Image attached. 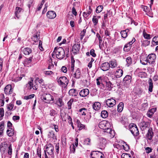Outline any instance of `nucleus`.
<instances>
[{
	"label": "nucleus",
	"mask_w": 158,
	"mask_h": 158,
	"mask_svg": "<svg viewBox=\"0 0 158 158\" xmlns=\"http://www.w3.org/2000/svg\"><path fill=\"white\" fill-rule=\"evenodd\" d=\"M41 98L43 102L48 103H52L54 101L53 97L49 94H43Z\"/></svg>",
	"instance_id": "3"
},
{
	"label": "nucleus",
	"mask_w": 158,
	"mask_h": 158,
	"mask_svg": "<svg viewBox=\"0 0 158 158\" xmlns=\"http://www.w3.org/2000/svg\"><path fill=\"white\" fill-rule=\"evenodd\" d=\"M108 115V112L106 110H103L101 112V116L103 118H106L107 117Z\"/></svg>",
	"instance_id": "45"
},
{
	"label": "nucleus",
	"mask_w": 158,
	"mask_h": 158,
	"mask_svg": "<svg viewBox=\"0 0 158 158\" xmlns=\"http://www.w3.org/2000/svg\"><path fill=\"white\" fill-rule=\"evenodd\" d=\"M59 84L62 87H65L68 85L69 81L66 77L62 76L60 77L58 80Z\"/></svg>",
	"instance_id": "4"
},
{
	"label": "nucleus",
	"mask_w": 158,
	"mask_h": 158,
	"mask_svg": "<svg viewBox=\"0 0 158 158\" xmlns=\"http://www.w3.org/2000/svg\"><path fill=\"white\" fill-rule=\"evenodd\" d=\"M152 42H154L156 45L158 44V36L154 37L153 38Z\"/></svg>",
	"instance_id": "56"
},
{
	"label": "nucleus",
	"mask_w": 158,
	"mask_h": 158,
	"mask_svg": "<svg viewBox=\"0 0 158 158\" xmlns=\"http://www.w3.org/2000/svg\"><path fill=\"white\" fill-rule=\"evenodd\" d=\"M139 76L141 78L147 76V74L144 72H140L139 73Z\"/></svg>",
	"instance_id": "54"
},
{
	"label": "nucleus",
	"mask_w": 158,
	"mask_h": 158,
	"mask_svg": "<svg viewBox=\"0 0 158 158\" xmlns=\"http://www.w3.org/2000/svg\"><path fill=\"white\" fill-rule=\"evenodd\" d=\"M37 153L39 157L41 158V148H38L37 149Z\"/></svg>",
	"instance_id": "57"
},
{
	"label": "nucleus",
	"mask_w": 158,
	"mask_h": 158,
	"mask_svg": "<svg viewBox=\"0 0 158 158\" xmlns=\"http://www.w3.org/2000/svg\"><path fill=\"white\" fill-rule=\"evenodd\" d=\"M100 18H101V16H93L92 19V22L94 23V26L97 25L98 23V19Z\"/></svg>",
	"instance_id": "35"
},
{
	"label": "nucleus",
	"mask_w": 158,
	"mask_h": 158,
	"mask_svg": "<svg viewBox=\"0 0 158 158\" xmlns=\"http://www.w3.org/2000/svg\"><path fill=\"white\" fill-rule=\"evenodd\" d=\"M86 29H84L81 33V39L82 40L86 33Z\"/></svg>",
	"instance_id": "58"
},
{
	"label": "nucleus",
	"mask_w": 158,
	"mask_h": 158,
	"mask_svg": "<svg viewBox=\"0 0 158 158\" xmlns=\"http://www.w3.org/2000/svg\"><path fill=\"white\" fill-rule=\"evenodd\" d=\"M122 158H131V156L128 154H123L121 156Z\"/></svg>",
	"instance_id": "51"
},
{
	"label": "nucleus",
	"mask_w": 158,
	"mask_h": 158,
	"mask_svg": "<svg viewBox=\"0 0 158 158\" xmlns=\"http://www.w3.org/2000/svg\"><path fill=\"white\" fill-rule=\"evenodd\" d=\"M70 151L71 153H74L75 151V147L74 144L71 145L70 147Z\"/></svg>",
	"instance_id": "55"
},
{
	"label": "nucleus",
	"mask_w": 158,
	"mask_h": 158,
	"mask_svg": "<svg viewBox=\"0 0 158 158\" xmlns=\"http://www.w3.org/2000/svg\"><path fill=\"white\" fill-rule=\"evenodd\" d=\"M70 95L72 96H76L78 94V92L77 90L74 89H70L69 92Z\"/></svg>",
	"instance_id": "26"
},
{
	"label": "nucleus",
	"mask_w": 158,
	"mask_h": 158,
	"mask_svg": "<svg viewBox=\"0 0 158 158\" xmlns=\"http://www.w3.org/2000/svg\"><path fill=\"white\" fill-rule=\"evenodd\" d=\"M44 73L45 75H51L53 74V72L51 71H44Z\"/></svg>",
	"instance_id": "63"
},
{
	"label": "nucleus",
	"mask_w": 158,
	"mask_h": 158,
	"mask_svg": "<svg viewBox=\"0 0 158 158\" xmlns=\"http://www.w3.org/2000/svg\"><path fill=\"white\" fill-rule=\"evenodd\" d=\"M106 143V141L105 139L102 138H100L98 145L99 147H104Z\"/></svg>",
	"instance_id": "21"
},
{
	"label": "nucleus",
	"mask_w": 158,
	"mask_h": 158,
	"mask_svg": "<svg viewBox=\"0 0 158 158\" xmlns=\"http://www.w3.org/2000/svg\"><path fill=\"white\" fill-rule=\"evenodd\" d=\"M129 129L132 134L135 136L138 135L139 131L136 125L135 124H131L129 125Z\"/></svg>",
	"instance_id": "5"
},
{
	"label": "nucleus",
	"mask_w": 158,
	"mask_h": 158,
	"mask_svg": "<svg viewBox=\"0 0 158 158\" xmlns=\"http://www.w3.org/2000/svg\"><path fill=\"white\" fill-rule=\"evenodd\" d=\"M106 104L108 106L112 107L116 104V101L113 98L108 99L106 101Z\"/></svg>",
	"instance_id": "10"
},
{
	"label": "nucleus",
	"mask_w": 158,
	"mask_h": 158,
	"mask_svg": "<svg viewBox=\"0 0 158 158\" xmlns=\"http://www.w3.org/2000/svg\"><path fill=\"white\" fill-rule=\"evenodd\" d=\"M140 63L143 65H145L147 64L148 61L147 57H145L144 59L141 58L140 60Z\"/></svg>",
	"instance_id": "43"
},
{
	"label": "nucleus",
	"mask_w": 158,
	"mask_h": 158,
	"mask_svg": "<svg viewBox=\"0 0 158 158\" xmlns=\"http://www.w3.org/2000/svg\"><path fill=\"white\" fill-rule=\"evenodd\" d=\"M156 110V108H152L149 110L148 111L147 114V116L150 118H151L153 114Z\"/></svg>",
	"instance_id": "18"
},
{
	"label": "nucleus",
	"mask_w": 158,
	"mask_h": 158,
	"mask_svg": "<svg viewBox=\"0 0 158 158\" xmlns=\"http://www.w3.org/2000/svg\"><path fill=\"white\" fill-rule=\"evenodd\" d=\"M60 70L62 72L64 73H66L67 71V69L66 67L65 66H63L61 67Z\"/></svg>",
	"instance_id": "59"
},
{
	"label": "nucleus",
	"mask_w": 158,
	"mask_h": 158,
	"mask_svg": "<svg viewBox=\"0 0 158 158\" xmlns=\"http://www.w3.org/2000/svg\"><path fill=\"white\" fill-rule=\"evenodd\" d=\"M12 148L11 144H10L8 147V155L11 156L12 154Z\"/></svg>",
	"instance_id": "52"
},
{
	"label": "nucleus",
	"mask_w": 158,
	"mask_h": 158,
	"mask_svg": "<svg viewBox=\"0 0 158 158\" xmlns=\"http://www.w3.org/2000/svg\"><path fill=\"white\" fill-rule=\"evenodd\" d=\"M30 81H29L28 83L27 84V87L29 89H31L32 88L33 85V79L32 78H30Z\"/></svg>",
	"instance_id": "30"
},
{
	"label": "nucleus",
	"mask_w": 158,
	"mask_h": 158,
	"mask_svg": "<svg viewBox=\"0 0 158 158\" xmlns=\"http://www.w3.org/2000/svg\"><path fill=\"white\" fill-rule=\"evenodd\" d=\"M54 147L52 145L49 144L46 145V150H44L45 158H54Z\"/></svg>",
	"instance_id": "2"
},
{
	"label": "nucleus",
	"mask_w": 158,
	"mask_h": 158,
	"mask_svg": "<svg viewBox=\"0 0 158 158\" xmlns=\"http://www.w3.org/2000/svg\"><path fill=\"white\" fill-rule=\"evenodd\" d=\"M6 133L9 136L11 137L14 134V130L11 128H9L7 130Z\"/></svg>",
	"instance_id": "36"
},
{
	"label": "nucleus",
	"mask_w": 158,
	"mask_h": 158,
	"mask_svg": "<svg viewBox=\"0 0 158 158\" xmlns=\"http://www.w3.org/2000/svg\"><path fill=\"white\" fill-rule=\"evenodd\" d=\"M103 8V7L102 6H98L96 10V12L97 13L100 12L102 10Z\"/></svg>",
	"instance_id": "49"
},
{
	"label": "nucleus",
	"mask_w": 158,
	"mask_h": 158,
	"mask_svg": "<svg viewBox=\"0 0 158 158\" xmlns=\"http://www.w3.org/2000/svg\"><path fill=\"white\" fill-rule=\"evenodd\" d=\"M4 128L5 123L4 121H2L0 123V135L3 134Z\"/></svg>",
	"instance_id": "31"
},
{
	"label": "nucleus",
	"mask_w": 158,
	"mask_h": 158,
	"mask_svg": "<svg viewBox=\"0 0 158 158\" xmlns=\"http://www.w3.org/2000/svg\"><path fill=\"white\" fill-rule=\"evenodd\" d=\"M104 131L105 132H106L107 133H108L110 134H112V132H114V131L112 130L111 129V128H110L108 127L106 129V130H104Z\"/></svg>",
	"instance_id": "60"
},
{
	"label": "nucleus",
	"mask_w": 158,
	"mask_h": 158,
	"mask_svg": "<svg viewBox=\"0 0 158 158\" xmlns=\"http://www.w3.org/2000/svg\"><path fill=\"white\" fill-rule=\"evenodd\" d=\"M149 125V123L147 122L142 121L139 124L141 130H143L147 127H148Z\"/></svg>",
	"instance_id": "13"
},
{
	"label": "nucleus",
	"mask_w": 158,
	"mask_h": 158,
	"mask_svg": "<svg viewBox=\"0 0 158 158\" xmlns=\"http://www.w3.org/2000/svg\"><path fill=\"white\" fill-rule=\"evenodd\" d=\"M81 75V71L79 68H77L76 72L74 73L73 77L76 79H78L80 77Z\"/></svg>",
	"instance_id": "25"
},
{
	"label": "nucleus",
	"mask_w": 158,
	"mask_h": 158,
	"mask_svg": "<svg viewBox=\"0 0 158 158\" xmlns=\"http://www.w3.org/2000/svg\"><path fill=\"white\" fill-rule=\"evenodd\" d=\"M80 44H75L72 47V51L73 53L77 54L78 53L80 48Z\"/></svg>",
	"instance_id": "11"
},
{
	"label": "nucleus",
	"mask_w": 158,
	"mask_h": 158,
	"mask_svg": "<svg viewBox=\"0 0 158 158\" xmlns=\"http://www.w3.org/2000/svg\"><path fill=\"white\" fill-rule=\"evenodd\" d=\"M148 83L149 85L148 91L149 92H152V89L153 87V85L152 79L150 78H149Z\"/></svg>",
	"instance_id": "28"
},
{
	"label": "nucleus",
	"mask_w": 158,
	"mask_h": 158,
	"mask_svg": "<svg viewBox=\"0 0 158 158\" xmlns=\"http://www.w3.org/2000/svg\"><path fill=\"white\" fill-rule=\"evenodd\" d=\"M56 103L60 107L62 106L64 104L62 100L60 98L58 99L56 102Z\"/></svg>",
	"instance_id": "44"
},
{
	"label": "nucleus",
	"mask_w": 158,
	"mask_h": 158,
	"mask_svg": "<svg viewBox=\"0 0 158 158\" xmlns=\"http://www.w3.org/2000/svg\"><path fill=\"white\" fill-rule=\"evenodd\" d=\"M4 92L6 94H10L12 92V89L10 85H7L4 89Z\"/></svg>",
	"instance_id": "15"
},
{
	"label": "nucleus",
	"mask_w": 158,
	"mask_h": 158,
	"mask_svg": "<svg viewBox=\"0 0 158 158\" xmlns=\"http://www.w3.org/2000/svg\"><path fill=\"white\" fill-rule=\"evenodd\" d=\"M131 77L130 75L126 76L123 79L124 83L127 85L129 84L131 81Z\"/></svg>",
	"instance_id": "23"
},
{
	"label": "nucleus",
	"mask_w": 158,
	"mask_h": 158,
	"mask_svg": "<svg viewBox=\"0 0 158 158\" xmlns=\"http://www.w3.org/2000/svg\"><path fill=\"white\" fill-rule=\"evenodd\" d=\"M100 68L103 71H106L109 69L110 64L108 62H104L102 64Z\"/></svg>",
	"instance_id": "14"
},
{
	"label": "nucleus",
	"mask_w": 158,
	"mask_h": 158,
	"mask_svg": "<svg viewBox=\"0 0 158 158\" xmlns=\"http://www.w3.org/2000/svg\"><path fill=\"white\" fill-rule=\"evenodd\" d=\"M142 46L146 47L150 44V42L148 40H145L142 41Z\"/></svg>",
	"instance_id": "47"
},
{
	"label": "nucleus",
	"mask_w": 158,
	"mask_h": 158,
	"mask_svg": "<svg viewBox=\"0 0 158 158\" xmlns=\"http://www.w3.org/2000/svg\"><path fill=\"white\" fill-rule=\"evenodd\" d=\"M84 144L86 145H90L91 144V139L89 138L86 139L84 141Z\"/></svg>",
	"instance_id": "48"
},
{
	"label": "nucleus",
	"mask_w": 158,
	"mask_h": 158,
	"mask_svg": "<svg viewBox=\"0 0 158 158\" xmlns=\"http://www.w3.org/2000/svg\"><path fill=\"white\" fill-rule=\"evenodd\" d=\"M97 84V85H100L102 82V77H99L96 79Z\"/></svg>",
	"instance_id": "61"
},
{
	"label": "nucleus",
	"mask_w": 158,
	"mask_h": 158,
	"mask_svg": "<svg viewBox=\"0 0 158 158\" xmlns=\"http://www.w3.org/2000/svg\"><path fill=\"white\" fill-rule=\"evenodd\" d=\"M87 112V109L85 108H82L79 110V114L81 115H85Z\"/></svg>",
	"instance_id": "40"
},
{
	"label": "nucleus",
	"mask_w": 158,
	"mask_h": 158,
	"mask_svg": "<svg viewBox=\"0 0 158 158\" xmlns=\"http://www.w3.org/2000/svg\"><path fill=\"white\" fill-rule=\"evenodd\" d=\"M129 31V30L127 29L124 30H123L121 31L120 34L121 36L123 38H126L127 36V33Z\"/></svg>",
	"instance_id": "27"
},
{
	"label": "nucleus",
	"mask_w": 158,
	"mask_h": 158,
	"mask_svg": "<svg viewBox=\"0 0 158 158\" xmlns=\"http://www.w3.org/2000/svg\"><path fill=\"white\" fill-rule=\"evenodd\" d=\"M48 138H52L54 139V142L57 140L56 136L55 135L54 132L53 131H51L48 132Z\"/></svg>",
	"instance_id": "22"
},
{
	"label": "nucleus",
	"mask_w": 158,
	"mask_h": 158,
	"mask_svg": "<svg viewBox=\"0 0 158 158\" xmlns=\"http://www.w3.org/2000/svg\"><path fill=\"white\" fill-rule=\"evenodd\" d=\"M89 94V90L87 89H83L79 92L80 95L82 97L87 96Z\"/></svg>",
	"instance_id": "12"
},
{
	"label": "nucleus",
	"mask_w": 158,
	"mask_h": 158,
	"mask_svg": "<svg viewBox=\"0 0 158 158\" xmlns=\"http://www.w3.org/2000/svg\"><path fill=\"white\" fill-rule=\"evenodd\" d=\"M47 17L50 19H53L56 16V13L53 11H48L47 14Z\"/></svg>",
	"instance_id": "16"
},
{
	"label": "nucleus",
	"mask_w": 158,
	"mask_h": 158,
	"mask_svg": "<svg viewBox=\"0 0 158 158\" xmlns=\"http://www.w3.org/2000/svg\"><path fill=\"white\" fill-rule=\"evenodd\" d=\"M91 158H104V155L100 152L93 151L91 153Z\"/></svg>",
	"instance_id": "8"
},
{
	"label": "nucleus",
	"mask_w": 158,
	"mask_h": 158,
	"mask_svg": "<svg viewBox=\"0 0 158 158\" xmlns=\"http://www.w3.org/2000/svg\"><path fill=\"white\" fill-rule=\"evenodd\" d=\"M4 115V109L3 108H0V121L2 119Z\"/></svg>",
	"instance_id": "50"
},
{
	"label": "nucleus",
	"mask_w": 158,
	"mask_h": 158,
	"mask_svg": "<svg viewBox=\"0 0 158 158\" xmlns=\"http://www.w3.org/2000/svg\"><path fill=\"white\" fill-rule=\"evenodd\" d=\"M21 50L22 52L25 55H29L32 52L31 49L29 48H23V47Z\"/></svg>",
	"instance_id": "17"
},
{
	"label": "nucleus",
	"mask_w": 158,
	"mask_h": 158,
	"mask_svg": "<svg viewBox=\"0 0 158 158\" xmlns=\"http://www.w3.org/2000/svg\"><path fill=\"white\" fill-rule=\"evenodd\" d=\"M22 10V8L19 7H16V8L15 14V16L18 19H19L20 16L19 15L20 14V13Z\"/></svg>",
	"instance_id": "29"
},
{
	"label": "nucleus",
	"mask_w": 158,
	"mask_h": 158,
	"mask_svg": "<svg viewBox=\"0 0 158 158\" xmlns=\"http://www.w3.org/2000/svg\"><path fill=\"white\" fill-rule=\"evenodd\" d=\"M73 100L72 99H71L68 102L67 105L68 106V109H70L71 108V105L73 102Z\"/></svg>",
	"instance_id": "53"
},
{
	"label": "nucleus",
	"mask_w": 158,
	"mask_h": 158,
	"mask_svg": "<svg viewBox=\"0 0 158 158\" xmlns=\"http://www.w3.org/2000/svg\"><path fill=\"white\" fill-rule=\"evenodd\" d=\"M92 11L91 7L89 6V8L87 12H84L83 13V16L84 18H86L91 14Z\"/></svg>",
	"instance_id": "37"
},
{
	"label": "nucleus",
	"mask_w": 158,
	"mask_h": 158,
	"mask_svg": "<svg viewBox=\"0 0 158 158\" xmlns=\"http://www.w3.org/2000/svg\"><path fill=\"white\" fill-rule=\"evenodd\" d=\"M126 65L127 67H129L132 63V59L130 56H129L126 58Z\"/></svg>",
	"instance_id": "33"
},
{
	"label": "nucleus",
	"mask_w": 158,
	"mask_h": 158,
	"mask_svg": "<svg viewBox=\"0 0 158 158\" xmlns=\"http://www.w3.org/2000/svg\"><path fill=\"white\" fill-rule=\"evenodd\" d=\"M56 114V111L52 109L50 111V114L51 116H54Z\"/></svg>",
	"instance_id": "64"
},
{
	"label": "nucleus",
	"mask_w": 158,
	"mask_h": 158,
	"mask_svg": "<svg viewBox=\"0 0 158 158\" xmlns=\"http://www.w3.org/2000/svg\"><path fill=\"white\" fill-rule=\"evenodd\" d=\"M65 51L61 47L55 48L54 52L55 53L57 58L60 59H62L65 56V53L67 57L68 56L69 49L68 48L65 49Z\"/></svg>",
	"instance_id": "1"
},
{
	"label": "nucleus",
	"mask_w": 158,
	"mask_h": 158,
	"mask_svg": "<svg viewBox=\"0 0 158 158\" xmlns=\"http://www.w3.org/2000/svg\"><path fill=\"white\" fill-rule=\"evenodd\" d=\"M135 40L134 38H133L132 40L126 44L124 48V50L128 52L131 49L132 44L135 41Z\"/></svg>",
	"instance_id": "9"
},
{
	"label": "nucleus",
	"mask_w": 158,
	"mask_h": 158,
	"mask_svg": "<svg viewBox=\"0 0 158 158\" xmlns=\"http://www.w3.org/2000/svg\"><path fill=\"white\" fill-rule=\"evenodd\" d=\"M153 135V133L152 131V128H149L148 131V132L146 136L147 138L150 140L152 139Z\"/></svg>",
	"instance_id": "19"
},
{
	"label": "nucleus",
	"mask_w": 158,
	"mask_h": 158,
	"mask_svg": "<svg viewBox=\"0 0 158 158\" xmlns=\"http://www.w3.org/2000/svg\"><path fill=\"white\" fill-rule=\"evenodd\" d=\"M7 108L9 110H14L16 109V107H14L13 103L11 102L7 105Z\"/></svg>",
	"instance_id": "38"
},
{
	"label": "nucleus",
	"mask_w": 158,
	"mask_h": 158,
	"mask_svg": "<svg viewBox=\"0 0 158 158\" xmlns=\"http://www.w3.org/2000/svg\"><path fill=\"white\" fill-rule=\"evenodd\" d=\"M124 104L123 102H120L118 106V112H122L123 109Z\"/></svg>",
	"instance_id": "39"
},
{
	"label": "nucleus",
	"mask_w": 158,
	"mask_h": 158,
	"mask_svg": "<svg viewBox=\"0 0 158 158\" xmlns=\"http://www.w3.org/2000/svg\"><path fill=\"white\" fill-rule=\"evenodd\" d=\"M32 57H29L28 59H26L25 60L24 63V65L25 66H27L31 63L32 61Z\"/></svg>",
	"instance_id": "41"
},
{
	"label": "nucleus",
	"mask_w": 158,
	"mask_h": 158,
	"mask_svg": "<svg viewBox=\"0 0 158 158\" xmlns=\"http://www.w3.org/2000/svg\"><path fill=\"white\" fill-rule=\"evenodd\" d=\"M148 63L150 64L155 65V60L156 58V55L154 54H149L147 57Z\"/></svg>",
	"instance_id": "7"
},
{
	"label": "nucleus",
	"mask_w": 158,
	"mask_h": 158,
	"mask_svg": "<svg viewBox=\"0 0 158 158\" xmlns=\"http://www.w3.org/2000/svg\"><path fill=\"white\" fill-rule=\"evenodd\" d=\"M143 35L144 38L146 39L149 40L151 38L150 35L146 33L145 32V31H143Z\"/></svg>",
	"instance_id": "46"
},
{
	"label": "nucleus",
	"mask_w": 158,
	"mask_h": 158,
	"mask_svg": "<svg viewBox=\"0 0 158 158\" xmlns=\"http://www.w3.org/2000/svg\"><path fill=\"white\" fill-rule=\"evenodd\" d=\"M109 64H110V68L112 69L114 68L117 66L116 60H112L110 61Z\"/></svg>",
	"instance_id": "20"
},
{
	"label": "nucleus",
	"mask_w": 158,
	"mask_h": 158,
	"mask_svg": "<svg viewBox=\"0 0 158 158\" xmlns=\"http://www.w3.org/2000/svg\"><path fill=\"white\" fill-rule=\"evenodd\" d=\"M101 105L99 102H95L93 105V109L96 110H98L101 108Z\"/></svg>",
	"instance_id": "24"
},
{
	"label": "nucleus",
	"mask_w": 158,
	"mask_h": 158,
	"mask_svg": "<svg viewBox=\"0 0 158 158\" xmlns=\"http://www.w3.org/2000/svg\"><path fill=\"white\" fill-rule=\"evenodd\" d=\"M76 123L77 127L79 128V130H81L83 129H85V126L81 124L79 120H77Z\"/></svg>",
	"instance_id": "34"
},
{
	"label": "nucleus",
	"mask_w": 158,
	"mask_h": 158,
	"mask_svg": "<svg viewBox=\"0 0 158 158\" xmlns=\"http://www.w3.org/2000/svg\"><path fill=\"white\" fill-rule=\"evenodd\" d=\"M40 36L39 34L38 33H35L32 37V39L34 41V42L36 43L38 40V37Z\"/></svg>",
	"instance_id": "42"
},
{
	"label": "nucleus",
	"mask_w": 158,
	"mask_h": 158,
	"mask_svg": "<svg viewBox=\"0 0 158 158\" xmlns=\"http://www.w3.org/2000/svg\"><path fill=\"white\" fill-rule=\"evenodd\" d=\"M110 124L109 122L106 120H103L99 123L98 126L100 128L103 130H106V129L110 127Z\"/></svg>",
	"instance_id": "6"
},
{
	"label": "nucleus",
	"mask_w": 158,
	"mask_h": 158,
	"mask_svg": "<svg viewBox=\"0 0 158 158\" xmlns=\"http://www.w3.org/2000/svg\"><path fill=\"white\" fill-rule=\"evenodd\" d=\"M94 50L93 49H91L90 52V54L93 57H95L96 56V54L94 52Z\"/></svg>",
	"instance_id": "62"
},
{
	"label": "nucleus",
	"mask_w": 158,
	"mask_h": 158,
	"mask_svg": "<svg viewBox=\"0 0 158 158\" xmlns=\"http://www.w3.org/2000/svg\"><path fill=\"white\" fill-rule=\"evenodd\" d=\"M123 72L121 69H117L115 73L116 77L117 78L121 77L123 75Z\"/></svg>",
	"instance_id": "32"
}]
</instances>
